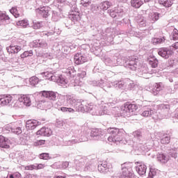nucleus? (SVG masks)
<instances>
[{
  "label": "nucleus",
  "mask_w": 178,
  "mask_h": 178,
  "mask_svg": "<svg viewBox=\"0 0 178 178\" xmlns=\"http://www.w3.org/2000/svg\"><path fill=\"white\" fill-rule=\"evenodd\" d=\"M125 66L126 67H129V69H131V70L136 71L138 70H140V73H143V74H147V73H152L147 65H143L140 67V61L136 56L129 57V60H127L125 62Z\"/></svg>",
  "instance_id": "nucleus-1"
},
{
  "label": "nucleus",
  "mask_w": 178,
  "mask_h": 178,
  "mask_svg": "<svg viewBox=\"0 0 178 178\" xmlns=\"http://www.w3.org/2000/svg\"><path fill=\"white\" fill-rule=\"evenodd\" d=\"M107 132L108 134H111V136L108 138L109 143H114V144L117 145L118 144H127V141L123 140V138H122L123 132H122L121 129L118 128H108Z\"/></svg>",
  "instance_id": "nucleus-2"
},
{
  "label": "nucleus",
  "mask_w": 178,
  "mask_h": 178,
  "mask_svg": "<svg viewBox=\"0 0 178 178\" xmlns=\"http://www.w3.org/2000/svg\"><path fill=\"white\" fill-rule=\"evenodd\" d=\"M42 76H44L46 79L50 80L51 81H55L58 83L59 86H65L67 84V80L63 77V76L58 74L56 72H42L41 73Z\"/></svg>",
  "instance_id": "nucleus-3"
},
{
  "label": "nucleus",
  "mask_w": 178,
  "mask_h": 178,
  "mask_svg": "<svg viewBox=\"0 0 178 178\" xmlns=\"http://www.w3.org/2000/svg\"><path fill=\"white\" fill-rule=\"evenodd\" d=\"M90 113L94 116H102L104 115H108V107L106 106H95L94 104L90 103V105L88 106Z\"/></svg>",
  "instance_id": "nucleus-4"
},
{
  "label": "nucleus",
  "mask_w": 178,
  "mask_h": 178,
  "mask_svg": "<svg viewBox=\"0 0 178 178\" xmlns=\"http://www.w3.org/2000/svg\"><path fill=\"white\" fill-rule=\"evenodd\" d=\"M138 109V106L136 104H127L121 107L120 114L124 118H130L132 115H134V112Z\"/></svg>",
  "instance_id": "nucleus-5"
},
{
  "label": "nucleus",
  "mask_w": 178,
  "mask_h": 178,
  "mask_svg": "<svg viewBox=\"0 0 178 178\" xmlns=\"http://www.w3.org/2000/svg\"><path fill=\"white\" fill-rule=\"evenodd\" d=\"M122 178H136L133 172V163H125L122 165Z\"/></svg>",
  "instance_id": "nucleus-6"
},
{
  "label": "nucleus",
  "mask_w": 178,
  "mask_h": 178,
  "mask_svg": "<svg viewBox=\"0 0 178 178\" xmlns=\"http://www.w3.org/2000/svg\"><path fill=\"white\" fill-rule=\"evenodd\" d=\"M141 116H143V118H149L152 116L154 120L161 119V117L155 111V109L150 106H145L143 108V111L141 113Z\"/></svg>",
  "instance_id": "nucleus-7"
},
{
  "label": "nucleus",
  "mask_w": 178,
  "mask_h": 178,
  "mask_svg": "<svg viewBox=\"0 0 178 178\" xmlns=\"http://www.w3.org/2000/svg\"><path fill=\"white\" fill-rule=\"evenodd\" d=\"M154 136L155 138L157 140L161 139V144H169L170 143V136L168 135V134H165L163 132H155L154 134L152 135L151 138L154 140L152 138Z\"/></svg>",
  "instance_id": "nucleus-8"
},
{
  "label": "nucleus",
  "mask_w": 178,
  "mask_h": 178,
  "mask_svg": "<svg viewBox=\"0 0 178 178\" xmlns=\"http://www.w3.org/2000/svg\"><path fill=\"white\" fill-rule=\"evenodd\" d=\"M158 54L161 58L169 59L173 55V50H172V47H162L159 49Z\"/></svg>",
  "instance_id": "nucleus-9"
},
{
  "label": "nucleus",
  "mask_w": 178,
  "mask_h": 178,
  "mask_svg": "<svg viewBox=\"0 0 178 178\" xmlns=\"http://www.w3.org/2000/svg\"><path fill=\"white\" fill-rule=\"evenodd\" d=\"M13 104V97L10 95H0V105L6 106V105H12Z\"/></svg>",
  "instance_id": "nucleus-10"
},
{
  "label": "nucleus",
  "mask_w": 178,
  "mask_h": 178,
  "mask_svg": "<svg viewBox=\"0 0 178 178\" xmlns=\"http://www.w3.org/2000/svg\"><path fill=\"white\" fill-rule=\"evenodd\" d=\"M109 15L111 17H123L124 15V11L123 10V8L118 7L117 8H115L114 10H108Z\"/></svg>",
  "instance_id": "nucleus-11"
},
{
  "label": "nucleus",
  "mask_w": 178,
  "mask_h": 178,
  "mask_svg": "<svg viewBox=\"0 0 178 178\" xmlns=\"http://www.w3.org/2000/svg\"><path fill=\"white\" fill-rule=\"evenodd\" d=\"M105 133L101 129H93L90 132V137L92 140H100L101 137L104 136Z\"/></svg>",
  "instance_id": "nucleus-12"
},
{
  "label": "nucleus",
  "mask_w": 178,
  "mask_h": 178,
  "mask_svg": "<svg viewBox=\"0 0 178 178\" xmlns=\"http://www.w3.org/2000/svg\"><path fill=\"white\" fill-rule=\"evenodd\" d=\"M74 59L76 65H83V63H86V62H87V57L85 54L81 53H77L75 54Z\"/></svg>",
  "instance_id": "nucleus-13"
},
{
  "label": "nucleus",
  "mask_w": 178,
  "mask_h": 178,
  "mask_svg": "<svg viewBox=\"0 0 178 178\" xmlns=\"http://www.w3.org/2000/svg\"><path fill=\"white\" fill-rule=\"evenodd\" d=\"M98 170L100 173H112V168H110V165H108L106 161H104L102 164L98 165Z\"/></svg>",
  "instance_id": "nucleus-14"
},
{
  "label": "nucleus",
  "mask_w": 178,
  "mask_h": 178,
  "mask_svg": "<svg viewBox=\"0 0 178 178\" xmlns=\"http://www.w3.org/2000/svg\"><path fill=\"white\" fill-rule=\"evenodd\" d=\"M66 102L67 106H73L74 108H76V105L80 104V99L73 96H67Z\"/></svg>",
  "instance_id": "nucleus-15"
},
{
  "label": "nucleus",
  "mask_w": 178,
  "mask_h": 178,
  "mask_svg": "<svg viewBox=\"0 0 178 178\" xmlns=\"http://www.w3.org/2000/svg\"><path fill=\"white\" fill-rule=\"evenodd\" d=\"M42 96L46 99H49V101H56V93L54 91H47L43 90L41 92Z\"/></svg>",
  "instance_id": "nucleus-16"
},
{
  "label": "nucleus",
  "mask_w": 178,
  "mask_h": 178,
  "mask_svg": "<svg viewBox=\"0 0 178 178\" xmlns=\"http://www.w3.org/2000/svg\"><path fill=\"white\" fill-rule=\"evenodd\" d=\"M69 19L70 21L72 22L73 24L79 23V22H80V19H81V17H80V12H70Z\"/></svg>",
  "instance_id": "nucleus-17"
},
{
  "label": "nucleus",
  "mask_w": 178,
  "mask_h": 178,
  "mask_svg": "<svg viewBox=\"0 0 178 178\" xmlns=\"http://www.w3.org/2000/svg\"><path fill=\"white\" fill-rule=\"evenodd\" d=\"M136 170L138 175L143 176L147 173V165L143 163L136 162Z\"/></svg>",
  "instance_id": "nucleus-18"
},
{
  "label": "nucleus",
  "mask_w": 178,
  "mask_h": 178,
  "mask_svg": "<svg viewBox=\"0 0 178 178\" xmlns=\"http://www.w3.org/2000/svg\"><path fill=\"white\" fill-rule=\"evenodd\" d=\"M89 105H91V103L86 104L85 106L81 103V100H79V104L75 106V109L76 112H89L90 113V108Z\"/></svg>",
  "instance_id": "nucleus-19"
},
{
  "label": "nucleus",
  "mask_w": 178,
  "mask_h": 178,
  "mask_svg": "<svg viewBox=\"0 0 178 178\" xmlns=\"http://www.w3.org/2000/svg\"><path fill=\"white\" fill-rule=\"evenodd\" d=\"M33 96L22 95L18 97L19 102H23L26 106H31V99Z\"/></svg>",
  "instance_id": "nucleus-20"
},
{
  "label": "nucleus",
  "mask_w": 178,
  "mask_h": 178,
  "mask_svg": "<svg viewBox=\"0 0 178 178\" xmlns=\"http://www.w3.org/2000/svg\"><path fill=\"white\" fill-rule=\"evenodd\" d=\"M0 147L10 148V140L2 135H0Z\"/></svg>",
  "instance_id": "nucleus-21"
},
{
  "label": "nucleus",
  "mask_w": 178,
  "mask_h": 178,
  "mask_svg": "<svg viewBox=\"0 0 178 178\" xmlns=\"http://www.w3.org/2000/svg\"><path fill=\"white\" fill-rule=\"evenodd\" d=\"M40 125V122L35 120H29L26 121V127L27 130H34L37 126Z\"/></svg>",
  "instance_id": "nucleus-22"
},
{
  "label": "nucleus",
  "mask_w": 178,
  "mask_h": 178,
  "mask_svg": "<svg viewBox=\"0 0 178 178\" xmlns=\"http://www.w3.org/2000/svg\"><path fill=\"white\" fill-rule=\"evenodd\" d=\"M49 10H51V8L44 6L37 9L36 12L40 13L42 17H48L49 16Z\"/></svg>",
  "instance_id": "nucleus-23"
},
{
  "label": "nucleus",
  "mask_w": 178,
  "mask_h": 178,
  "mask_svg": "<svg viewBox=\"0 0 178 178\" xmlns=\"http://www.w3.org/2000/svg\"><path fill=\"white\" fill-rule=\"evenodd\" d=\"M38 136H44L49 137L52 135V130L49 128L43 127L36 132Z\"/></svg>",
  "instance_id": "nucleus-24"
},
{
  "label": "nucleus",
  "mask_w": 178,
  "mask_h": 178,
  "mask_svg": "<svg viewBox=\"0 0 178 178\" xmlns=\"http://www.w3.org/2000/svg\"><path fill=\"white\" fill-rule=\"evenodd\" d=\"M45 168V165L42 163H35L30 165H26L24 167L25 170H38L40 169H44Z\"/></svg>",
  "instance_id": "nucleus-25"
},
{
  "label": "nucleus",
  "mask_w": 178,
  "mask_h": 178,
  "mask_svg": "<svg viewBox=\"0 0 178 178\" xmlns=\"http://www.w3.org/2000/svg\"><path fill=\"white\" fill-rule=\"evenodd\" d=\"M8 54H17L22 51V47L19 45L11 44L10 47H6Z\"/></svg>",
  "instance_id": "nucleus-26"
},
{
  "label": "nucleus",
  "mask_w": 178,
  "mask_h": 178,
  "mask_svg": "<svg viewBox=\"0 0 178 178\" xmlns=\"http://www.w3.org/2000/svg\"><path fill=\"white\" fill-rule=\"evenodd\" d=\"M162 90H163V85L162 83H156L152 90V93L153 95H158Z\"/></svg>",
  "instance_id": "nucleus-27"
},
{
  "label": "nucleus",
  "mask_w": 178,
  "mask_h": 178,
  "mask_svg": "<svg viewBox=\"0 0 178 178\" xmlns=\"http://www.w3.org/2000/svg\"><path fill=\"white\" fill-rule=\"evenodd\" d=\"M10 17H9V15L5 13L0 14V22L3 24H9V23H10Z\"/></svg>",
  "instance_id": "nucleus-28"
},
{
  "label": "nucleus",
  "mask_w": 178,
  "mask_h": 178,
  "mask_svg": "<svg viewBox=\"0 0 178 178\" xmlns=\"http://www.w3.org/2000/svg\"><path fill=\"white\" fill-rule=\"evenodd\" d=\"M64 73H66L68 77H74L76 76V70L74 67H69L68 68L64 70Z\"/></svg>",
  "instance_id": "nucleus-29"
},
{
  "label": "nucleus",
  "mask_w": 178,
  "mask_h": 178,
  "mask_svg": "<svg viewBox=\"0 0 178 178\" xmlns=\"http://www.w3.org/2000/svg\"><path fill=\"white\" fill-rule=\"evenodd\" d=\"M6 130H8V131H11L12 133H14V134H22V128L20 127H16V128H13L12 127H10V125H8L6 127Z\"/></svg>",
  "instance_id": "nucleus-30"
},
{
  "label": "nucleus",
  "mask_w": 178,
  "mask_h": 178,
  "mask_svg": "<svg viewBox=\"0 0 178 178\" xmlns=\"http://www.w3.org/2000/svg\"><path fill=\"white\" fill-rule=\"evenodd\" d=\"M161 14L158 13H152L149 15V19L152 23H155V22L159 20V16Z\"/></svg>",
  "instance_id": "nucleus-31"
},
{
  "label": "nucleus",
  "mask_w": 178,
  "mask_h": 178,
  "mask_svg": "<svg viewBox=\"0 0 178 178\" xmlns=\"http://www.w3.org/2000/svg\"><path fill=\"white\" fill-rule=\"evenodd\" d=\"M112 6V3L108 1H103L100 3V9L102 10H108Z\"/></svg>",
  "instance_id": "nucleus-32"
},
{
  "label": "nucleus",
  "mask_w": 178,
  "mask_h": 178,
  "mask_svg": "<svg viewBox=\"0 0 178 178\" xmlns=\"http://www.w3.org/2000/svg\"><path fill=\"white\" fill-rule=\"evenodd\" d=\"M157 159L159 162H161V163H166L168 161H169V156L163 154H159L157 156Z\"/></svg>",
  "instance_id": "nucleus-33"
},
{
  "label": "nucleus",
  "mask_w": 178,
  "mask_h": 178,
  "mask_svg": "<svg viewBox=\"0 0 178 178\" xmlns=\"http://www.w3.org/2000/svg\"><path fill=\"white\" fill-rule=\"evenodd\" d=\"M158 63H159V62L158 61V59H156L155 57H151L150 58H149V64L154 69H155V67H158Z\"/></svg>",
  "instance_id": "nucleus-34"
},
{
  "label": "nucleus",
  "mask_w": 178,
  "mask_h": 178,
  "mask_svg": "<svg viewBox=\"0 0 178 178\" xmlns=\"http://www.w3.org/2000/svg\"><path fill=\"white\" fill-rule=\"evenodd\" d=\"M75 164L76 165V168L79 170H81V169H84L86 162L83 159H81L79 161H76Z\"/></svg>",
  "instance_id": "nucleus-35"
},
{
  "label": "nucleus",
  "mask_w": 178,
  "mask_h": 178,
  "mask_svg": "<svg viewBox=\"0 0 178 178\" xmlns=\"http://www.w3.org/2000/svg\"><path fill=\"white\" fill-rule=\"evenodd\" d=\"M52 100H42L41 104H43L44 108L47 109H51L54 106V103Z\"/></svg>",
  "instance_id": "nucleus-36"
},
{
  "label": "nucleus",
  "mask_w": 178,
  "mask_h": 178,
  "mask_svg": "<svg viewBox=\"0 0 178 178\" xmlns=\"http://www.w3.org/2000/svg\"><path fill=\"white\" fill-rule=\"evenodd\" d=\"M143 1L141 0H131V4L133 8H138L143 5Z\"/></svg>",
  "instance_id": "nucleus-37"
},
{
  "label": "nucleus",
  "mask_w": 178,
  "mask_h": 178,
  "mask_svg": "<svg viewBox=\"0 0 178 178\" xmlns=\"http://www.w3.org/2000/svg\"><path fill=\"white\" fill-rule=\"evenodd\" d=\"M159 3L165 8H170V6L172 5L173 2L172 0H159Z\"/></svg>",
  "instance_id": "nucleus-38"
},
{
  "label": "nucleus",
  "mask_w": 178,
  "mask_h": 178,
  "mask_svg": "<svg viewBox=\"0 0 178 178\" xmlns=\"http://www.w3.org/2000/svg\"><path fill=\"white\" fill-rule=\"evenodd\" d=\"M58 110H60L61 112H64L65 113H74V109L71 107H60Z\"/></svg>",
  "instance_id": "nucleus-39"
},
{
  "label": "nucleus",
  "mask_w": 178,
  "mask_h": 178,
  "mask_svg": "<svg viewBox=\"0 0 178 178\" xmlns=\"http://www.w3.org/2000/svg\"><path fill=\"white\" fill-rule=\"evenodd\" d=\"M17 26H21L22 27H24V29H27L29 26V21L27 19L18 21L17 22Z\"/></svg>",
  "instance_id": "nucleus-40"
},
{
  "label": "nucleus",
  "mask_w": 178,
  "mask_h": 178,
  "mask_svg": "<svg viewBox=\"0 0 178 178\" xmlns=\"http://www.w3.org/2000/svg\"><path fill=\"white\" fill-rule=\"evenodd\" d=\"M38 81H40V80L38 79V77H37V76H32L29 79V83H30L31 86L37 85Z\"/></svg>",
  "instance_id": "nucleus-41"
},
{
  "label": "nucleus",
  "mask_w": 178,
  "mask_h": 178,
  "mask_svg": "<svg viewBox=\"0 0 178 178\" xmlns=\"http://www.w3.org/2000/svg\"><path fill=\"white\" fill-rule=\"evenodd\" d=\"M70 7L71 8L70 12H79V8H77V4H76V1L71 2Z\"/></svg>",
  "instance_id": "nucleus-42"
},
{
  "label": "nucleus",
  "mask_w": 178,
  "mask_h": 178,
  "mask_svg": "<svg viewBox=\"0 0 178 178\" xmlns=\"http://www.w3.org/2000/svg\"><path fill=\"white\" fill-rule=\"evenodd\" d=\"M10 12L15 17H19L20 16V14L19 13V11L17 10V8L16 7H13L10 10Z\"/></svg>",
  "instance_id": "nucleus-43"
},
{
  "label": "nucleus",
  "mask_w": 178,
  "mask_h": 178,
  "mask_svg": "<svg viewBox=\"0 0 178 178\" xmlns=\"http://www.w3.org/2000/svg\"><path fill=\"white\" fill-rule=\"evenodd\" d=\"M55 165H58V166H59V167H58V169H60V168H63V169H66V168L69 167V162L64 161L62 163H56L54 164V166H55ZM60 165H62L60 166Z\"/></svg>",
  "instance_id": "nucleus-44"
},
{
  "label": "nucleus",
  "mask_w": 178,
  "mask_h": 178,
  "mask_svg": "<svg viewBox=\"0 0 178 178\" xmlns=\"http://www.w3.org/2000/svg\"><path fill=\"white\" fill-rule=\"evenodd\" d=\"M41 27H42V22H33V29H34V30H38V29H41Z\"/></svg>",
  "instance_id": "nucleus-45"
},
{
  "label": "nucleus",
  "mask_w": 178,
  "mask_h": 178,
  "mask_svg": "<svg viewBox=\"0 0 178 178\" xmlns=\"http://www.w3.org/2000/svg\"><path fill=\"white\" fill-rule=\"evenodd\" d=\"M34 47H35V48H47V47H48V44H47L45 41H42L35 44Z\"/></svg>",
  "instance_id": "nucleus-46"
},
{
  "label": "nucleus",
  "mask_w": 178,
  "mask_h": 178,
  "mask_svg": "<svg viewBox=\"0 0 178 178\" xmlns=\"http://www.w3.org/2000/svg\"><path fill=\"white\" fill-rule=\"evenodd\" d=\"M133 136L135 138H137V140H141V138H143V134L140 131H134Z\"/></svg>",
  "instance_id": "nucleus-47"
},
{
  "label": "nucleus",
  "mask_w": 178,
  "mask_h": 178,
  "mask_svg": "<svg viewBox=\"0 0 178 178\" xmlns=\"http://www.w3.org/2000/svg\"><path fill=\"white\" fill-rule=\"evenodd\" d=\"M165 42V38H155L152 40L153 44H162Z\"/></svg>",
  "instance_id": "nucleus-48"
},
{
  "label": "nucleus",
  "mask_w": 178,
  "mask_h": 178,
  "mask_svg": "<svg viewBox=\"0 0 178 178\" xmlns=\"http://www.w3.org/2000/svg\"><path fill=\"white\" fill-rule=\"evenodd\" d=\"M177 150L176 149H171L169 152V155L171 158H174V159H176V158H177Z\"/></svg>",
  "instance_id": "nucleus-49"
},
{
  "label": "nucleus",
  "mask_w": 178,
  "mask_h": 178,
  "mask_svg": "<svg viewBox=\"0 0 178 178\" xmlns=\"http://www.w3.org/2000/svg\"><path fill=\"white\" fill-rule=\"evenodd\" d=\"M40 159H44L45 161H48V159H51L49 157V154L48 153H42L39 155Z\"/></svg>",
  "instance_id": "nucleus-50"
},
{
  "label": "nucleus",
  "mask_w": 178,
  "mask_h": 178,
  "mask_svg": "<svg viewBox=\"0 0 178 178\" xmlns=\"http://www.w3.org/2000/svg\"><path fill=\"white\" fill-rule=\"evenodd\" d=\"M27 56H33L32 50L24 51L22 54H21V58H27Z\"/></svg>",
  "instance_id": "nucleus-51"
},
{
  "label": "nucleus",
  "mask_w": 178,
  "mask_h": 178,
  "mask_svg": "<svg viewBox=\"0 0 178 178\" xmlns=\"http://www.w3.org/2000/svg\"><path fill=\"white\" fill-rule=\"evenodd\" d=\"M113 86H114V87H119L120 88H123L124 87V83H123L122 81H115L113 83Z\"/></svg>",
  "instance_id": "nucleus-52"
},
{
  "label": "nucleus",
  "mask_w": 178,
  "mask_h": 178,
  "mask_svg": "<svg viewBox=\"0 0 178 178\" xmlns=\"http://www.w3.org/2000/svg\"><path fill=\"white\" fill-rule=\"evenodd\" d=\"M138 23L141 27H145L147 26L145 24V19H144V17H140V18L138 19Z\"/></svg>",
  "instance_id": "nucleus-53"
},
{
  "label": "nucleus",
  "mask_w": 178,
  "mask_h": 178,
  "mask_svg": "<svg viewBox=\"0 0 178 178\" xmlns=\"http://www.w3.org/2000/svg\"><path fill=\"white\" fill-rule=\"evenodd\" d=\"M154 176H156V170L154 168H150L149 172V177L154 178Z\"/></svg>",
  "instance_id": "nucleus-54"
},
{
  "label": "nucleus",
  "mask_w": 178,
  "mask_h": 178,
  "mask_svg": "<svg viewBox=\"0 0 178 178\" xmlns=\"http://www.w3.org/2000/svg\"><path fill=\"white\" fill-rule=\"evenodd\" d=\"M80 139H72V140H69L67 142V145H73V144H77V143H81Z\"/></svg>",
  "instance_id": "nucleus-55"
},
{
  "label": "nucleus",
  "mask_w": 178,
  "mask_h": 178,
  "mask_svg": "<svg viewBox=\"0 0 178 178\" xmlns=\"http://www.w3.org/2000/svg\"><path fill=\"white\" fill-rule=\"evenodd\" d=\"M172 40H178V30L175 29L171 35Z\"/></svg>",
  "instance_id": "nucleus-56"
},
{
  "label": "nucleus",
  "mask_w": 178,
  "mask_h": 178,
  "mask_svg": "<svg viewBox=\"0 0 178 178\" xmlns=\"http://www.w3.org/2000/svg\"><path fill=\"white\" fill-rule=\"evenodd\" d=\"M81 3L83 6L87 7L91 3V0H81Z\"/></svg>",
  "instance_id": "nucleus-57"
},
{
  "label": "nucleus",
  "mask_w": 178,
  "mask_h": 178,
  "mask_svg": "<svg viewBox=\"0 0 178 178\" xmlns=\"http://www.w3.org/2000/svg\"><path fill=\"white\" fill-rule=\"evenodd\" d=\"M51 19L53 22H58V20L59 19V16H58V13L56 12H53Z\"/></svg>",
  "instance_id": "nucleus-58"
},
{
  "label": "nucleus",
  "mask_w": 178,
  "mask_h": 178,
  "mask_svg": "<svg viewBox=\"0 0 178 178\" xmlns=\"http://www.w3.org/2000/svg\"><path fill=\"white\" fill-rule=\"evenodd\" d=\"M127 84H128L129 90H131L132 88H134V86H136L134 84V81H130V79H127Z\"/></svg>",
  "instance_id": "nucleus-59"
},
{
  "label": "nucleus",
  "mask_w": 178,
  "mask_h": 178,
  "mask_svg": "<svg viewBox=\"0 0 178 178\" xmlns=\"http://www.w3.org/2000/svg\"><path fill=\"white\" fill-rule=\"evenodd\" d=\"M56 126V127H58V128L63 127V121L57 120Z\"/></svg>",
  "instance_id": "nucleus-60"
},
{
  "label": "nucleus",
  "mask_w": 178,
  "mask_h": 178,
  "mask_svg": "<svg viewBox=\"0 0 178 178\" xmlns=\"http://www.w3.org/2000/svg\"><path fill=\"white\" fill-rule=\"evenodd\" d=\"M74 87H76V86H78L79 87H81V86H83V81H79V79H76L74 81Z\"/></svg>",
  "instance_id": "nucleus-61"
},
{
  "label": "nucleus",
  "mask_w": 178,
  "mask_h": 178,
  "mask_svg": "<svg viewBox=\"0 0 178 178\" xmlns=\"http://www.w3.org/2000/svg\"><path fill=\"white\" fill-rule=\"evenodd\" d=\"M86 74L87 73L86 72V71H81L80 73L78 74V76L80 79H84Z\"/></svg>",
  "instance_id": "nucleus-62"
},
{
  "label": "nucleus",
  "mask_w": 178,
  "mask_h": 178,
  "mask_svg": "<svg viewBox=\"0 0 178 178\" xmlns=\"http://www.w3.org/2000/svg\"><path fill=\"white\" fill-rule=\"evenodd\" d=\"M108 63L111 66H116V64L113 63V60H111V58L106 59V63Z\"/></svg>",
  "instance_id": "nucleus-63"
},
{
  "label": "nucleus",
  "mask_w": 178,
  "mask_h": 178,
  "mask_svg": "<svg viewBox=\"0 0 178 178\" xmlns=\"http://www.w3.org/2000/svg\"><path fill=\"white\" fill-rule=\"evenodd\" d=\"M25 178H37V176L34 175L29 174V175H27Z\"/></svg>",
  "instance_id": "nucleus-64"
}]
</instances>
